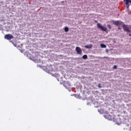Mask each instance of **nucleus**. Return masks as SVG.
<instances>
[{"label": "nucleus", "mask_w": 131, "mask_h": 131, "mask_svg": "<svg viewBox=\"0 0 131 131\" xmlns=\"http://www.w3.org/2000/svg\"><path fill=\"white\" fill-rule=\"evenodd\" d=\"M4 38L7 39V40H11V39L14 38V36L11 34H7L4 36Z\"/></svg>", "instance_id": "1"}, {"label": "nucleus", "mask_w": 131, "mask_h": 131, "mask_svg": "<svg viewBox=\"0 0 131 131\" xmlns=\"http://www.w3.org/2000/svg\"><path fill=\"white\" fill-rule=\"evenodd\" d=\"M98 28L101 29L102 31H106L107 32V28H105L104 26H102L100 23H98L97 24Z\"/></svg>", "instance_id": "2"}, {"label": "nucleus", "mask_w": 131, "mask_h": 131, "mask_svg": "<svg viewBox=\"0 0 131 131\" xmlns=\"http://www.w3.org/2000/svg\"><path fill=\"white\" fill-rule=\"evenodd\" d=\"M124 2L126 5L127 9L129 8V4H131V0H124Z\"/></svg>", "instance_id": "3"}, {"label": "nucleus", "mask_w": 131, "mask_h": 131, "mask_svg": "<svg viewBox=\"0 0 131 131\" xmlns=\"http://www.w3.org/2000/svg\"><path fill=\"white\" fill-rule=\"evenodd\" d=\"M123 29L124 30V31H126L127 32H130V31H129V28L126 26V25H123Z\"/></svg>", "instance_id": "4"}, {"label": "nucleus", "mask_w": 131, "mask_h": 131, "mask_svg": "<svg viewBox=\"0 0 131 131\" xmlns=\"http://www.w3.org/2000/svg\"><path fill=\"white\" fill-rule=\"evenodd\" d=\"M76 51L77 52V53L79 55H81V54H82V51H81V49H80L78 47H76Z\"/></svg>", "instance_id": "5"}, {"label": "nucleus", "mask_w": 131, "mask_h": 131, "mask_svg": "<svg viewBox=\"0 0 131 131\" xmlns=\"http://www.w3.org/2000/svg\"><path fill=\"white\" fill-rule=\"evenodd\" d=\"M114 24H115V25H116V26H118V29H121L120 25H121V22H120L119 21H116L114 22Z\"/></svg>", "instance_id": "6"}, {"label": "nucleus", "mask_w": 131, "mask_h": 131, "mask_svg": "<svg viewBox=\"0 0 131 131\" xmlns=\"http://www.w3.org/2000/svg\"><path fill=\"white\" fill-rule=\"evenodd\" d=\"M84 48L85 49H92L93 48V45L90 44V45H89L84 46Z\"/></svg>", "instance_id": "7"}, {"label": "nucleus", "mask_w": 131, "mask_h": 131, "mask_svg": "<svg viewBox=\"0 0 131 131\" xmlns=\"http://www.w3.org/2000/svg\"><path fill=\"white\" fill-rule=\"evenodd\" d=\"M73 96H74L75 98H76L77 99H80V97L78 94H74Z\"/></svg>", "instance_id": "8"}, {"label": "nucleus", "mask_w": 131, "mask_h": 131, "mask_svg": "<svg viewBox=\"0 0 131 131\" xmlns=\"http://www.w3.org/2000/svg\"><path fill=\"white\" fill-rule=\"evenodd\" d=\"M100 47H101V48H104V49L106 48V45H104V44H101Z\"/></svg>", "instance_id": "9"}, {"label": "nucleus", "mask_w": 131, "mask_h": 131, "mask_svg": "<svg viewBox=\"0 0 131 131\" xmlns=\"http://www.w3.org/2000/svg\"><path fill=\"white\" fill-rule=\"evenodd\" d=\"M64 31H65L66 32H68V31H69V29L68 28V27H66L64 28Z\"/></svg>", "instance_id": "10"}, {"label": "nucleus", "mask_w": 131, "mask_h": 131, "mask_svg": "<svg viewBox=\"0 0 131 131\" xmlns=\"http://www.w3.org/2000/svg\"><path fill=\"white\" fill-rule=\"evenodd\" d=\"M82 58L83 59H87L88 58V55H83V56H82Z\"/></svg>", "instance_id": "11"}, {"label": "nucleus", "mask_w": 131, "mask_h": 131, "mask_svg": "<svg viewBox=\"0 0 131 131\" xmlns=\"http://www.w3.org/2000/svg\"><path fill=\"white\" fill-rule=\"evenodd\" d=\"M107 27L109 29H111V26L110 25H107Z\"/></svg>", "instance_id": "12"}, {"label": "nucleus", "mask_w": 131, "mask_h": 131, "mask_svg": "<svg viewBox=\"0 0 131 131\" xmlns=\"http://www.w3.org/2000/svg\"><path fill=\"white\" fill-rule=\"evenodd\" d=\"M98 88H99V89H101V88H102V86H101V84H98Z\"/></svg>", "instance_id": "13"}, {"label": "nucleus", "mask_w": 131, "mask_h": 131, "mask_svg": "<svg viewBox=\"0 0 131 131\" xmlns=\"http://www.w3.org/2000/svg\"><path fill=\"white\" fill-rule=\"evenodd\" d=\"M116 68H117V66H114L113 69H116Z\"/></svg>", "instance_id": "14"}, {"label": "nucleus", "mask_w": 131, "mask_h": 131, "mask_svg": "<svg viewBox=\"0 0 131 131\" xmlns=\"http://www.w3.org/2000/svg\"><path fill=\"white\" fill-rule=\"evenodd\" d=\"M13 46H14V47H17V44L16 43L13 44Z\"/></svg>", "instance_id": "15"}, {"label": "nucleus", "mask_w": 131, "mask_h": 131, "mask_svg": "<svg viewBox=\"0 0 131 131\" xmlns=\"http://www.w3.org/2000/svg\"><path fill=\"white\" fill-rule=\"evenodd\" d=\"M129 36H131V33L129 34Z\"/></svg>", "instance_id": "16"}]
</instances>
